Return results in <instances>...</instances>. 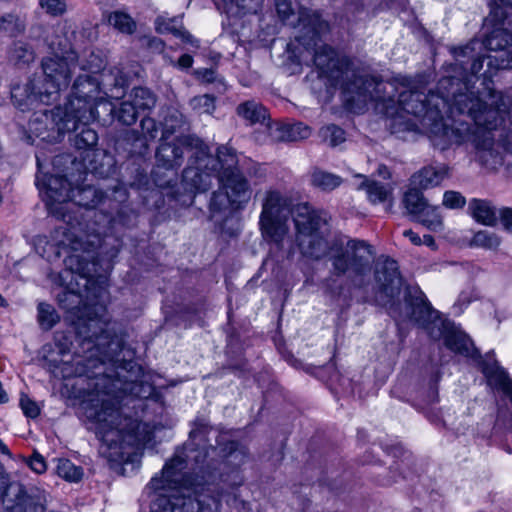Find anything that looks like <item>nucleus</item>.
I'll list each match as a JSON object with an SVG mask.
<instances>
[{
	"label": "nucleus",
	"instance_id": "nucleus-1",
	"mask_svg": "<svg viewBox=\"0 0 512 512\" xmlns=\"http://www.w3.org/2000/svg\"><path fill=\"white\" fill-rule=\"evenodd\" d=\"M402 80L404 89L398 95V108L395 115L391 113L393 133L418 131L421 125L428 128L432 144L441 151L453 145L471 144L481 165L494 170L502 164L493 131L512 104L509 98L491 94L490 104H497V108L488 109L487 102L473 94L451 91L450 78H441L438 93L428 95L409 88L407 79Z\"/></svg>",
	"mask_w": 512,
	"mask_h": 512
},
{
	"label": "nucleus",
	"instance_id": "nucleus-2",
	"mask_svg": "<svg viewBox=\"0 0 512 512\" xmlns=\"http://www.w3.org/2000/svg\"><path fill=\"white\" fill-rule=\"evenodd\" d=\"M75 38L76 28L69 21L65 20L53 27L46 37L52 56L42 60L44 79L33 78L24 86H15L11 90L12 99L20 109L24 110L36 101L49 104L56 100L59 91L68 87L77 68L91 73L101 69V60L93 54L87 63H78V54L74 49Z\"/></svg>",
	"mask_w": 512,
	"mask_h": 512
},
{
	"label": "nucleus",
	"instance_id": "nucleus-3",
	"mask_svg": "<svg viewBox=\"0 0 512 512\" xmlns=\"http://www.w3.org/2000/svg\"><path fill=\"white\" fill-rule=\"evenodd\" d=\"M84 414L101 441L99 453L111 464L129 460L135 447L152 439V432L145 423L126 415L119 397L109 391H96L83 402Z\"/></svg>",
	"mask_w": 512,
	"mask_h": 512
},
{
	"label": "nucleus",
	"instance_id": "nucleus-4",
	"mask_svg": "<svg viewBox=\"0 0 512 512\" xmlns=\"http://www.w3.org/2000/svg\"><path fill=\"white\" fill-rule=\"evenodd\" d=\"M192 443H187L165 464L161 476H155L147 489L155 493L151 512H215L220 507V497L212 495V489L194 483L183 470L187 461L202 462L206 453L195 454Z\"/></svg>",
	"mask_w": 512,
	"mask_h": 512
},
{
	"label": "nucleus",
	"instance_id": "nucleus-5",
	"mask_svg": "<svg viewBox=\"0 0 512 512\" xmlns=\"http://www.w3.org/2000/svg\"><path fill=\"white\" fill-rule=\"evenodd\" d=\"M75 280L78 288L71 290L66 294L67 298H72V302H85L82 306L75 307V315L80 321V333L85 334L91 342H95L98 349L103 353L104 358L110 359L112 354L116 353L120 347L117 337H112L109 332L110 318L106 310L103 296L106 293L102 287L92 289L94 282L83 274V268L79 264L76 268L75 276L72 274V281ZM74 310V308H71Z\"/></svg>",
	"mask_w": 512,
	"mask_h": 512
},
{
	"label": "nucleus",
	"instance_id": "nucleus-6",
	"mask_svg": "<svg viewBox=\"0 0 512 512\" xmlns=\"http://www.w3.org/2000/svg\"><path fill=\"white\" fill-rule=\"evenodd\" d=\"M200 168L202 173H216L219 188L213 192L210 200L212 212H223L232 208L242 209L249 202L252 194L247 178L238 168V158L235 150L227 146H221L217 150V156L213 157L201 150ZM212 180V178H210Z\"/></svg>",
	"mask_w": 512,
	"mask_h": 512
},
{
	"label": "nucleus",
	"instance_id": "nucleus-7",
	"mask_svg": "<svg viewBox=\"0 0 512 512\" xmlns=\"http://www.w3.org/2000/svg\"><path fill=\"white\" fill-rule=\"evenodd\" d=\"M182 125L181 115H171L165 119L161 143L156 151L157 168L174 170L179 168L184 160V152L188 149H195L194 160L183 171V182L191 190L205 192L211 187V179L208 174L202 173L200 168L201 150L208 152L203 142L189 135L176 137L169 142L168 138Z\"/></svg>",
	"mask_w": 512,
	"mask_h": 512
},
{
	"label": "nucleus",
	"instance_id": "nucleus-8",
	"mask_svg": "<svg viewBox=\"0 0 512 512\" xmlns=\"http://www.w3.org/2000/svg\"><path fill=\"white\" fill-rule=\"evenodd\" d=\"M300 21L306 29L304 35L297 38L299 46H303L305 53L298 56L299 63L313 62L319 69L321 75L338 80L342 68V63L337 58L336 52L329 46L321 44L320 35L328 31V23L321 19L315 12L303 11L300 15Z\"/></svg>",
	"mask_w": 512,
	"mask_h": 512
},
{
	"label": "nucleus",
	"instance_id": "nucleus-9",
	"mask_svg": "<svg viewBox=\"0 0 512 512\" xmlns=\"http://www.w3.org/2000/svg\"><path fill=\"white\" fill-rule=\"evenodd\" d=\"M405 301L407 316L423 327L431 338L438 340L443 337L447 348L456 353L468 354L471 345L469 338L461 332L448 330L438 311L432 308L421 290L409 289Z\"/></svg>",
	"mask_w": 512,
	"mask_h": 512
},
{
	"label": "nucleus",
	"instance_id": "nucleus-10",
	"mask_svg": "<svg viewBox=\"0 0 512 512\" xmlns=\"http://www.w3.org/2000/svg\"><path fill=\"white\" fill-rule=\"evenodd\" d=\"M291 199L284 193L270 189L264 194L259 218L263 239L270 245V254L283 252L284 241L289 236V216L294 217Z\"/></svg>",
	"mask_w": 512,
	"mask_h": 512
},
{
	"label": "nucleus",
	"instance_id": "nucleus-11",
	"mask_svg": "<svg viewBox=\"0 0 512 512\" xmlns=\"http://www.w3.org/2000/svg\"><path fill=\"white\" fill-rule=\"evenodd\" d=\"M296 243L301 254L307 258L319 260L329 249L328 241L322 231L326 220L308 203L297 204L294 210Z\"/></svg>",
	"mask_w": 512,
	"mask_h": 512
},
{
	"label": "nucleus",
	"instance_id": "nucleus-12",
	"mask_svg": "<svg viewBox=\"0 0 512 512\" xmlns=\"http://www.w3.org/2000/svg\"><path fill=\"white\" fill-rule=\"evenodd\" d=\"M330 261L337 275L349 274L357 285L362 286L370 274L374 261L372 246L362 240H349L339 249L331 248Z\"/></svg>",
	"mask_w": 512,
	"mask_h": 512
},
{
	"label": "nucleus",
	"instance_id": "nucleus-13",
	"mask_svg": "<svg viewBox=\"0 0 512 512\" xmlns=\"http://www.w3.org/2000/svg\"><path fill=\"white\" fill-rule=\"evenodd\" d=\"M98 93L95 78L89 74L79 75L72 87V95L64 108V119L60 131H76L80 123L94 120L92 99Z\"/></svg>",
	"mask_w": 512,
	"mask_h": 512
},
{
	"label": "nucleus",
	"instance_id": "nucleus-14",
	"mask_svg": "<svg viewBox=\"0 0 512 512\" xmlns=\"http://www.w3.org/2000/svg\"><path fill=\"white\" fill-rule=\"evenodd\" d=\"M394 89L393 83L377 80L369 75H357L344 87L346 99L351 103V108L354 104H359V109L368 101L394 103Z\"/></svg>",
	"mask_w": 512,
	"mask_h": 512
},
{
	"label": "nucleus",
	"instance_id": "nucleus-15",
	"mask_svg": "<svg viewBox=\"0 0 512 512\" xmlns=\"http://www.w3.org/2000/svg\"><path fill=\"white\" fill-rule=\"evenodd\" d=\"M37 185L45 195L50 213L69 223L71 217L66 214V210L73 191L71 184L62 176H43L37 177Z\"/></svg>",
	"mask_w": 512,
	"mask_h": 512
},
{
	"label": "nucleus",
	"instance_id": "nucleus-16",
	"mask_svg": "<svg viewBox=\"0 0 512 512\" xmlns=\"http://www.w3.org/2000/svg\"><path fill=\"white\" fill-rule=\"evenodd\" d=\"M375 281L378 288V300L387 304L400 293L402 279L397 262L386 258L379 260L375 267Z\"/></svg>",
	"mask_w": 512,
	"mask_h": 512
},
{
	"label": "nucleus",
	"instance_id": "nucleus-17",
	"mask_svg": "<svg viewBox=\"0 0 512 512\" xmlns=\"http://www.w3.org/2000/svg\"><path fill=\"white\" fill-rule=\"evenodd\" d=\"M482 372L490 386L502 391L512 403V380L507 372L499 366L492 354H487L482 362Z\"/></svg>",
	"mask_w": 512,
	"mask_h": 512
},
{
	"label": "nucleus",
	"instance_id": "nucleus-18",
	"mask_svg": "<svg viewBox=\"0 0 512 512\" xmlns=\"http://www.w3.org/2000/svg\"><path fill=\"white\" fill-rule=\"evenodd\" d=\"M15 499L7 504L5 512H44V493L28 494L21 485H16Z\"/></svg>",
	"mask_w": 512,
	"mask_h": 512
},
{
	"label": "nucleus",
	"instance_id": "nucleus-19",
	"mask_svg": "<svg viewBox=\"0 0 512 512\" xmlns=\"http://www.w3.org/2000/svg\"><path fill=\"white\" fill-rule=\"evenodd\" d=\"M449 175V167L445 164L426 166L411 177V185L419 189L436 187Z\"/></svg>",
	"mask_w": 512,
	"mask_h": 512
},
{
	"label": "nucleus",
	"instance_id": "nucleus-20",
	"mask_svg": "<svg viewBox=\"0 0 512 512\" xmlns=\"http://www.w3.org/2000/svg\"><path fill=\"white\" fill-rule=\"evenodd\" d=\"M270 135L276 141H299L311 135V129L303 123L269 125Z\"/></svg>",
	"mask_w": 512,
	"mask_h": 512
},
{
	"label": "nucleus",
	"instance_id": "nucleus-21",
	"mask_svg": "<svg viewBox=\"0 0 512 512\" xmlns=\"http://www.w3.org/2000/svg\"><path fill=\"white\" fill-rule=\"evenodd\" d=\"M104 199V193L94 186L86 185L73 189L69 202L85 208H95Z\"/></svg>",
	"mask_w": 512,
	"mask_h": 512
},
{
	"label": "nucleus",
	"instance_id": "nucleus-22",
	"mask_svg": "<svg viewBox=\"0 0 512 512\" xmlns=\"http://www.w3.org/2000/svg\"><path fill=\"white\" fill-rule=\"evenodd\" d=\"M357 177L363 178V181L357 188L366 192L367 198L371 203H382L391 197L393 191L391 185L370 180L362 175H357Z\"/></svg>",
	"mask_w": 512,
	"mask_h": 512
},
{
	"label": "nucleus",
	"instance_id": "nucleus-23",
	"mask_svg": "<svg viewBox=\"0 0 512 512\" xmlns=\"http://www.w3.org/2000/svg\"><path fill=\"white\" fill-rule=\"evenodd\" d=\"M237 115L250 124L264 123L268 118L266 108L255 100H247L237 106Z\"/></svg>",
	"mask_w": 512,
	"mask_h": 512
},
{
	"label": "nucleus",
	"instance_id": "nucleus-24",
	"mask_svg": "<svg viewBox=\"0 0 512 512\" xmlns=\"http://www.w3.org/2000/svg\"><path fill=\"white\" fill-rule=\"evenodd\" d=\"M469 210L473 218L484 225H494L496 213L490 202L486 200L473 199L469 203Z\"/></svg>",
	"mask_w": 512,
	"mask_h": 512
},
{
	"label": "nucleus",
	"instance_id": "nucleus-25",
	"mask_svg": "<svg viewBox=\"0 0 512 512\" xmlns=\"http://www.w3.org/2000/svg\"><path fill=\"white\" fill-rule=\"evenodd\" d=\"M492 51L503 50L512 44V33L503 27L494 28L483 43Z\"/></svg>",
	"mask_w": 512,
	"mask_h": 512
},
{
	"label": "nucleus",
	"instance_id": "nucleus-26",
	"mask_svg": "<svg viewBox=\"0 0 512 512\" xmlns=\"http://www.w3.org/2000/svg\"><path fill=\"white\" fill-rule=\"evenodd\" d=\"M56 474L67 482L77 483L83 478V469L76 466L69 459L56 460Z\"/></svg>",
	"mask_w": 512,
	"mask_h": 512
},
{
	"label": "nucleus",
	"instance_id": "nucleus-27",
	"mask_svg": "<svg viewBox=\"0 0 512 512\" xmlns=\"http://www.w3.org/2000/svg\"><path fill=\"white\" fill-rule=\"evenodd\" d=\"M8 59L14 65H26L34 61L35 53L28 44L18 41L10 48Z\"/></svg>",
	"mask_w": 512,
	"mask_h": 512
},
{
	"label": "nucleus",
	"instance_id": "nucleus-28",
	"mask_svg": "<svg viewBox=\"0 0 512 512\" xmlns=\"http://www.w3.org/2000/svg\"><path fill=\"white\" fill-rule=\"evenodd\" d=\"M403 203L408 213L415 217L421 214L428 206L420 189L415 186L405 193Z\"/></svg>",
	"mask_w": 512,
	"mask_h": 512
},
{
	"label": "nucleus",
	"instance_id": "nucleus-29",
	"mask_svg": "<svg viewBox=\"0 0 512 512\" xmlns=\"http://www.w3.org/2000/svg\"><path fill=\"white\" fill-rule=\"evenodd\" d=\"M311 183L314 187L323 191H331L337 188L342 183V180L335 174L322 170H315L311 174Z\"/></svg>",
	"mask_w": 512,
	"mask_h": 512
},
{
	"label": "nucleus",
	"instance_id": "nucleus-30",
	"mask_svg": "<svg viewBox=\"0 0 512 512\" xmlns=\"http://www.w3.org/2000/svg\"><path fill=\"white\" fill-rule=\"evenodd\" d=\"M129 100L138 110H148L155 106L156 98L147 88L135 87L129 96Z\"/></svg>",
	"mask_w": 512,
	"mask_h": 512
},
{
	"label": "nucleus",
	"instance_id": "nucleus-31",
	"mask_svg": "<svg viewBox=\"0 0 512 512\" xmlns=\"http://www.w3.org/2000/svg\"><path fill=\"white\" fill-rule=\"evenodd\" d=\"M438 210V207L428 205L416 220L431 231H440L443 228V220Z\"/></svg>",
	"mask_w": 512,
	"mask_h": 512
},
{
	"label": "nucleus",
	"instance_id": "nucleus-32",
	"mask_svg": "<svg viewBox=\"0 0 512 512\" xmlns=\"http://www.w3.org/2000/svg\"><path fill=\"white\" fill-rule=\"evenodd\" d=\"M109 23L122 33L131 34L136 29V23L127 14L122 11H115L109 15Z\"/></svg>",
	"mask_w": 512,
	"mask_h": 512
},
{
	"label": "nucleus",
	"instance_id": "nucleus-33",
	"mask_svg": "<svg viewBox=\"0 0 512 512\" xmlns=\"http://www.w3.org/2000/svg\"><path fill=\"white\" fill-rule=\"evenodd\" d=\"M37 318L41 328L45 330L51 329L60 319L55 308L47 303H39Z\"/></svg>",
	"mask_w": 512,
	"mask_h": 512
},
{
	"label": "nucleus",
	"instance_id": "nucleus-34",
	"mask_svg": "<svg viewBox=\"0 0 512 512\" xmlns=\"http://www.w3.org/2000/svg\"><path fill=\"white\" fill-rule=\"evenodd\" d=\"M155 28L160 34L171 33L176 36L182 28V20L180 17L169 18L165 15H159L155 20Z\"/></svg>",
	"mask_w": 512,
	"mask_h": 512
},
{
	"label": "nucleus",
	"instance_id": "nucleus-35",
	"mask_svg": "<svg viewBox=\"0 0 512 512\" xmlns=\"http://www.w3.org/2000/svg\"><path fill=\"white\" fill-rule=\"evenodd\" d=\"M138 111L135 105L130 100H127L122 102L120 107L114 111V115L119 122L129 126L136 122Z\"/></svg>",
	"mask_w": 512,
	"mask_h": 512
},
{
	"label": "nucleus",
	"instance_id": "nucleus-36",
	"mask_svg": "<svg viewBox=\"0 0 512 512\" xmlns=\"http://www.w3.org/2000/svg\"><path fill=\"white\" fill-rule=\"evenodd\" d=\"M320 135L324 142L330 146H337L345 141V132L336 125H328L320 130Z\"/></svg>",
	"mask_w": 512,
	"mask_h": 512
},
{
	"label": "nucleus",
	"instance_id": "nucleus-37",
	"mask_svg": "<svg viewBox=\"0 0 512 512\" xmlns=\"http://www.w3.org/2000/svg\"><path fill=\"white\" fill-rule=\"evenodd\" d=\"M472 241L475 246L485 249H496L501 243L500 237L495 233L485 230L477 232Z\"/></svg>",
	"mask_w": 512,
	"mask_h": 512
},
{
	"label": "nucleus",
	"instance_id": "nucleus-38",
	"mask_svg": "<svg viewBox=\"0 0 512 512\" xmlns=\"http://www.w3.org/2000/svg\"><path fill=\"white\" fill-rule=\"evenodd\" d=\"M97 141L98 135L95 130L91 128H83L76 136L75 144L79 149H86L95 146Z\"/></svg>",
	"mask_w": 512,
	"mask_h": 512
},
{
	"label": "nucleus",
	"instance_id": "nucleus-39",
	"mask_svg": "<svg viewBox=\"0 0 512 512\" xmlns=\"http://www.w3.org/2000/svg\"><path fill=\"white\" fill-rule=\"evenodd\" d=\"M0 29L10 35H15L23 30V24L15 15L6 14L0 19Z\"/></svg>",
	"mask_w": 512,
	"mask_h": 512
},
{
	"label": "nucleus",
	"instance_id": "nucleus-40",
	"mask_svg": "<svg viewBox=\"0 0 512 512\" xmlns=\"http://www.w3.org/2000/svg\"><path fill=\"white\" fill-rule=\"evenodd\" d=\"M191 105L194 110L200 113H212L215 109V99L210 95H201L194 97L191 100Z\"/></svg>",
	"mask_w": 512,
	"mask_h": 512
},
{
	"label": "nucleus",
	"instance_id": "nucleus-41",
	"mask_svg": "<svg viewBox=\"0 0 512 512\" xmlns=\"http://www.w3.org/2000/svg\"><path fill=\"white\" fill-rule=\"evenodd\" d=\"M442 204L449 209H459L465 206L466 198L458 191L449 190L444 193Z\"/></svg>",
	"mask_w": 512,
	"mask_h": 512
},
{
	"label": "nucleus",
	"instance_id": "nucleus-42",
	"mask_svg": "<svg viewBox=\"0 0 512 512\" xmlns=\"http://www.w3.org/2000/svg\"><path fill=\"white\" fill-rule=\"evenodd\" d=\"M40 6L47 14L52 16L63 15L67 10L65 0H40Z\"/></svg>",
	"mask_w": 512,
	"mask_h": 512
},
{
	"label": "nucleus",
	"instance_id": "nucleus-43",
	"mask_svg": "<svg viewBox=\"0 0 512 512\" xmlns=\"http://www.w3.org/2000/svg\"><path fill=\"white\" fill-rule=\"evenodd\" d=\"M75 369H72V364L64 362L61 368L64 377L82 376L88 372L87 366L82 363L81 357H76L73 360Z\"/></svg>",
	"mask_w": 512,
	"mask_h": 512
},
{
	"label": "nucleus",
	"instance_id": "nucleus-44",
	"mask_svg": "<svg viewBox=\"0 0 512 512\" xmlns=\"http://www.w3.org/2000/svg\"><path fill=\"white\" fill-rule=\"evenodd\" d=\"M140 127L145 138L153 140L157 137L158 127L153 118L144 117L140 122Z\"/></svg>",
	"mask_w": 512,
	"mask_h": 512
},
{
	"label": "nucleus",
	"instance_id": "nucleus-45",
	"mask_svg": "<svg viewBox=\"0 0 512 512\" xmlns=\"http://www.w3.org/2000/svg\"><path fill=\"white\" fill-rule=\"evenodd\" d=\"M27 465L37 474H42L47 470V465L44 457L38 453L34 452L33 455L29 459H25Z\"/></svg>",
	"mask_w": 512,
	"mask_h": 512
},
{
	"label": "nucleus",
	"instance_id": "nucleus-46",
	"mask_svg": "<svg viewBox=\"0 0 512 512\" xmlns=\"http://www.w3.org/2000/svg\"><path fill=\"white\" fill-rule=\"evenodd\" d=\"M20 406L23 410V413L30 418H36L40 413V408L37 403L28 398L27 396H22L20 399Z\"/></svg>",
	"mask_w": 512,
	"mask_h": 512
},
{
	"label": "nucleus",
	"instance_id": "nucleus-47",
	"mask_svg": "<svg viewBox=\"0 0 512 512\" xmlns=\"http://www.w3.org/2000/svg\"><path fill=\"white\" fill-rule=\"evenodd\" d=\"M489 66H494L497 69H512V52L505 53V57H501V59H497L494 57H488Z\"/></svg>",
	"mask_w": 512,
	"mask_h": 512
},
{
	"label": "nucleus",
	"instance_id": "nucleus-48",
	"mask_svg": "<svg viewBox=\"0 0 512 512\" xmlns=\"http://www.w3.org/2000/svg\"><path fill=\"white\" fill-rule=\"evenodd\" d=\"M195 74L199 80L204 83H214L217 81V74L213 69L201 68L195 71Z\"/></svg>",
	"mask_w": 512,
	"mask_h": 512
},
{
	"label": "nucleus",
	"instance_id": "nucleus-49",
	"mask_svg": "<svg viewBox=\"0 0 512 512\" xmlns=\"http://www.w3.org/2000/svg\"><path fill=\"white\" fill-rule=\"evenodd\" d=\"M276 9L282 20H288L292 14L291 6L286 0H276Z\"/></svg>",
	"mask_w": 512,
	"mask_h": 512
},
{
	"label": "nucleus",
	"instance_id": "nucleus-50",
	"mask_svg": "<svg viewBox=\"0 0 512 512\" xmlns=\"http://www.w3.org/2000/svg\"><path fill=\"white\" fill-rule=\"evenodd\" d=\"M17 484L9 485V477L6 473L0 470V500L5 496L7 489L10 487V489L14 490L16 492V489L14 488Z\"/></svg>",
	"mask_w": 512,
	"mask_h": 512
},
{
	"label": "nucleus",
	"instance_id": "nucleus-51",
	"mask_svg": "<svg viewBox=\"0 0 512 512\" xmlns=\"http://www.w3.org/2000/svg\"><path fill=\"white\" fill-rule=\"evenodd\" d=\"M500 218L501 222L504 225V227L512 231V209L510 208H503L500 210Z\"/></svg>",
	"mask_w": 512,
	"mask_h": 512
},
{
	"label": "nucleus",
	"instance_id": "nucleus-52",
	"mask_svg": "<svg viewBox=\"0 0 512 512\" xmlns=\"http://www.w3.org/2000/svg\"><path fill=\"white\" fill-rule=\"evenodd\" d=\"M176 37H179L183 42L189 43L192 46L198 48L199 41L195 39L188 31H186L183 27L180 28V32Z\"/></svg>",
	"mask_w": 512,
	"mask_h": 512
},
{
	"label": "nucleus",
	"instance_id": "nucleus-53",
	"mask_svg": "<svg viewBox=\"0 0 512 512\" xmlns=\"http://www.w3.org/2000/svg\"><path fill=\"white\" fill-rule=\"evenodd\" d=\"M177 64L180 68L183 69L190 68L193 64V58L189 54H184L178 59Z\"/></svg>",
	"mask_w": 512,
	"mask_h": 512
},
{
	"label": "nucleus",
	"instance_id": "nucleus-54",
	"mask_svg": "<svg viewBox=\"0 0 512 512\" xmlns=\"http://www.w3.org/2000/svg\"><path fill=\"white\" fill-rule=\"evenodd\" d=\"M403 235L405 237H407L414 245H421L422 244L421 237L417 233L413 232L410 229L409 230H405L403 232Z\"/></svg>",
	"mask_w": 512,
	"mask_h": 512
},
{
	"label": "nucleus",
	"instance_id": "nucleus-55",
	"mask_svg": "<svg viewBox=\"0 0 512 512\" xmlns=\"http://www.w3.org/2000/svg\"><path fill=\"white\" fill-rule=\"evenodd\" d=\"M9 401V397L5 389L3 388L2 383L0 382V404L7 403Z\"/></svg>",
	"mask_w": 512,
	"mask_h": 512
},
{
	"label": "nucleus",
	"instance_id": "nucleus-56",
	"mask_svg": "<svg viewBox=\"0 0 512 512\" xmlns=\"http://www.w3.org/2000/svg\"><path fill=\"white\" fill-rule=\"evenodd\" d=\"M38 122V118L32 120L29 124V128L31 131H33L34 133H36L37 136H41L43 133L41 131V129L37 128V127H34L36 125V123Z\"/></svg>",
	"mask_w": 512,
	"mask_h": 512
},
{
	"label": "nucleus",
	"instance_id": "nucleus-57",
	"mask_svg": "<svg viewBox=\"0 0 512 512\" xmlns=\"http://www.w3.org/2000/svg\"><path fill=\"white\" fill-rule=\"evenodd\" d=\"M0 452L2 454H5V455L9 456L10 458H12V454H11L10 450L8 449L7 445L2 440H0Z\"/></svg>",
	"mask_w": 512,
	"mask_h": 512
},
{
	"label": "nucleus",
	"instance_id": "nucleus-58",
	"mask_svg": "<svg viewBox=\"0 0 512 512\" xmlns=\"http://www.w3.org/2000/svg\"><path fill=\"white\" fill-rule=\"evenodd\" d=\"M422 244H425L427 246H434L435 242H434V239L431 235H424L423 237V240H422Z\"/></svg>",
	"mask_w": 512,
	"mask_h": 512
},
{
	"label": "nucleus",
	"instance_id": "nucleus-59",
	"mask_svg": "<svg viewBox=\"0 0 512 512\" xmlns=\"http://www.w3.org/2000/svg\"><path fill=\"white\" fill-rule=\"evenodd\" d=\"M150 46L155 47L156 49L162 50L163 49V42L160 39H153L150 42Z\"/></svg>",
	"mask_w": 512,
	"mask_h": 512
},
{
	"label": "nucleus",
	"instance_id": "nucleus-60",
	"mask_svg": "<svg viewBox=\"0 0 512 512\" xmlns=\"http://www.w3.org/2000/svg\"><path fill=\"white\" fill-rule=\"evenodd\" d=\"M498 6H510L512 7V0H493Z\"/></svg>",
	"mask_w": 512,
	"mask_h": 512
},
{
	"label": "nucleus",
	"instance_id": "nucleus-61",
	"mask_svg": "<svg viewBox=\"0 0 512 512\" xmlns=\"http://www.w3.org/2000/svg\"><path fill=\"white\" fill-rule=\"evenodd\" d=\"M129 391L131 394H133L135 396H139V397L142 396L141 392L138 390L137 384H133L132 387L129 389Z\"/></svg>",
	"mask_w": 512,
	"mask_h": 512
},
{
	"label": "nucleus",
	"instance_id": "nucleus-62",
	"mask_svg": "<svg viewBox=\"0 0 512 512\" xmlns=\"http://www.w3.org/2000/svg\"><path fill=\"white\" fill-rule=\"evenodd\" d=\"M42 244L48 245L50 249H54V246H53V245H49V244L45 241V239L40 238V239H38L37 244H36V248H37V250H38V251L40 250V248H41V245H42Z\"/></svg>",
	"mask_w": 512,
	"mask_h": 512
},
{
	"label": "nucleus",
	"instance_id": "nucleus-63",
	"mask_svg": "<svg viewBox=\"0 0 512 512\" xmlns=\"http://www.w3.org/2000/svg\"><path fill=\"white\" fill-rule=\"evenodd\" d=\"M75 261H78V256L76 255H71L68 257V259L66 260V265L69 266V267H72L73 263Z\"/></svg>",
	"mask_w": 512,
	"mask_h": 512
},
{
	"label": "nucleus",
	"instance_id": "nucleus-64",
	"mask_svg": "<svg viewBox=\"0 0 512 512\" xmlns=\"http://www.w3.org/2000/svg\"><path fill=\"white\" fill-rule=\"evenodd\" d=\"M71 248L74 250V251H77L79 248H80V244L75 241V242H72L71 243Z\"/></svg>",
	"mask_w": 512,
	"mask_h": 512
}]
</instances>
